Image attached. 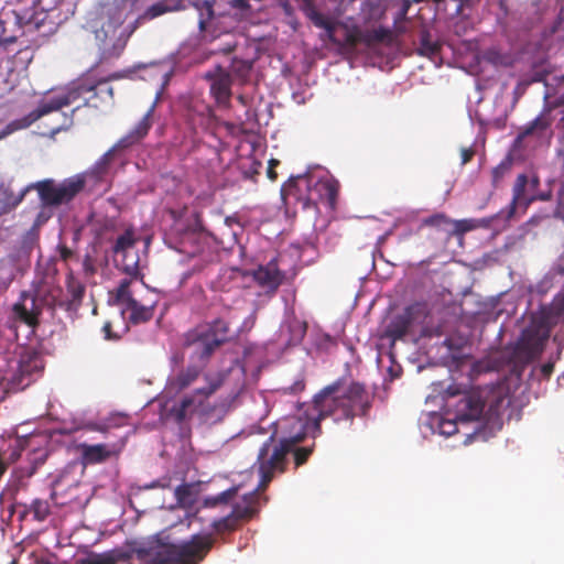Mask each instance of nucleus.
Here are the masks:
<instances>
[{
    "mask_svg": "<svg viewBox=\"0 0 564 564\" xmlns=\"http://www.w3.org/2000/svg\"><path fill=\"white\" fill-rule=\"evenodd\" d=\"M371 406L372 398L364 383L339 378L316 393L302 414L284 420L281 441L293 449L307 435L319 436L324 419L351 426L355 417L368 416Z\"/></svg>",
    "mask_w": 564,
    "mask_h": 564,
    "instance_id": "obj_1",
    "label": "nucleus"
},
{
    "mask_svg": "<svg viewBox=\"0 0 564 564\" xmlns=\"http://www.w3.org/2000/svg\"><path fill=\"white\" fill-rule=\"evenodd\" d=\"M215 541L212 533L194 534L182 543H167L156 539L131 551L113 549L104 553L91 552L75 564H199L212 551Z\"/></svg>",
    "mask_w": 564,
    "mask_h": 564,
    "instance_id": "obj_2",
    "label": "nucleus"
},
{
    "mask_svg": "<svg viewBox=\"0 0 564 564\" xmlns=\"http://www.w3.org/2000/svg\"><path fill=\"white\" fill-rule=\"evenodd\" d=\"M444 399L459 422H496L511 404L509 388L505 383L477 387L468 391H460L457 386L451 384L444 391Z\"/></svg>",
    "mask_w": 564,
    "mask_h": 564,
    "instance_id": "obj_3",
    "label": "nucleus"
},
{
    "mask_svg": "<svg viewBox=\"0 0 564 564\" xmlns=\"http://www.w3.org/2000/svg\"><path fill=\"white\" fill-rule=\"evenodd\" d=\"M83 99L84 106L98 108L100 104H107L113 99V88L108 79L94 80L84 78L74 83L65 93L54 95L42 100L37 108L24 116L23 118L11 121L0 132V139L8 134L25 129L40 118L61 110L63 107L70 106L77 100Z\"/></svg>",
    "mask_w": 564,
    "mask_h": 564,
    "instance_id": "obj_4",
    "label": "nucleus"
},
{
    "mask_svg": "<svg viewBox=\"0 0 564 564\" xmlns=\"http://www.w3.org/2000/svg\"><path fill=\"white\" fill-rule=\"evenodd\" d=\"M282 195L294 199L301 205L302 210H318V205L324 204L334 209L338 196L337 184L329 180H318L310 175H297L291 177L289 183L282 187Z\"/></svg>",
    "mask_w": 564,
    "mask_h": 564,
    "instance_id": "obj_5",
    "label": "nucleus"
},
{
    "mask_svg": "<svg viewBox=\"0 0 564 564\" xmlns=\"http://www.w3.org/2000/svg\"><path fill=\"white\" fill-rule=\"evenodd\" d=\"M231 338L230 321L225 317H217L210 322L198 324L186 332L183 345L194 347L193 357L206 365L216 349L230 341Z\"/></svg>",
    "mask_w": 564,
    "mask_h": 564,
    "instance_id": "obj_6",
    "label": "nucleus"
},
{
    "mask_svg": "<svg viewBox=\"0 0 564 564\" xmlns=\"http://www.w3.org/2000/svg\"><path fill=\"white\" fill-rule=\"evenodd\" d=\"M58 0H17L12 10L17 23L26 31H41L44 34L55 31L56 17L51 13L56 9Z\"/></svg>",
    "mask_w": 564,
    "mask_h": 564,
    "instance_id": "obj_7",
    "label": "nucleus"
},
{
    "mask_svg": "<svg viewBox=\"0 0 564 564\" xmlns=\"http://www.w3.org/2000/svg\"><path fill=\"white\" fill-rule=\"evenodd\" d=\"M85 187V178L75 175L56 183L46 178L29 184L30 191L35 189L44 206H59L72 202Z\"/></svg>",
    "mask_w": 564,
    "mask_h": 564,
    "instance_id": "obj_8",
    "label": "nucleus"
},
{
    "mask_svg": "<svg viewBox=\"0 0 564 564\" xmlns=\"http://www.w3.org/2000/svg\"><path fill=\"white\" fill-rule=\"evenodd\" d=\"M552 327L534 317L527 326L517 343L516 354L524 361L530 362L539 358L550 338Z\"/></svg>",
    "mask_w": 564,
    "mask_h": 564,
    "instance_id": "obj_9",
    "label": "nucleus"
},
{
    "mask_svg": "<svg viewBox=\"0 0 564 564\" xmlns=\"http://www.w3.org/2000/svg\"><path fill=\"white\" fill-rule=\"evenodd\" d=\"M272 441L273 435L263 443L258 454L257 463L259 465L262 486H267L272 480L275 471L283 473L285 470L286 456L292 451V448L281 440L271 451Z\"/></svg>",
    "mask_w": 564,
    "mask_h": 564,
    "instance_id": "obj_10",
    "label": "nucleus"
},
{
    "mask_svg": "<svg viewBox=\"0 0 564 564\" xmlns=\"http://www.w3.org/2000/svg\"><path fill=\"white\" fill-rule=\"evenodd\" d=\"M131 282V279H122L117 289L111 294L115 296L116 303L123 305L124 311L130 313V323L134 325L147 323L151 321L154 315L155 304H142L137 301L130 291Z\"/></svg>",
    "mask_w": 564,
    "mask_h": 564,
    "instance_id": "obj_11",
    "label": "nucleus"
},
{
    "mask_svg": "<svg viewBox=\"0 0 564 564\" xmlns=\"http://www.w3.org/2000/svg\"><path fill=\"white\" fill-rule=\"evenodd\" d=\"M422 227H430L442 235L444 242H448L453 237L462 238L466 232L479 227L476 219L453 220L443 213H436L422 220Z\"/></svg>",
    "mask_w": 564,
    "mask_h": 564,
    "instance_id": "obj_12",
    "label": "nucleus"
},
{
    "mask_svg": "<svg viewBox=\"0 0 564 564\" xmlns=\"http://www.w3.org/2000/svg\"><path fill=\"white\" fill-rule=\"evenodd\" d=\"M43 369L44 364L41 355L34 350H25L20 355L11 381L18 387L25 388L34 380L33 377L40 375Z\"/></svg>",
    "mask_w": 564,
    "mask_h": 564,
    "instance_id": "obj_13",
    "label": "nucleus"
},
{
    "mask_svg": "<svg viewBox=\"0 0 564 564\" xmlns=\"http://www.w3.org/2000/svg\"><path fill=\"white\" fill-rule=\"evenodd\" d=\"M552 123L553 117L551 115V107H544L536 118L519 129L514 140L516 145L522 144L528 138H534L536 140L544 138L550 139L552 135Z\"/></svg>",
    "mask_w": 564,
    "mask_h": 564,
    "instance_id": "obj_14",
    "label": "nucleus"
},
{
    "mask_svg": "<svg viewBox=\"0 0 564 564\" xmlns=\"http://www.w3.org/2000/svg\"><path fill=\"white\" fill-rule=\"evenodd\" d=\"M205 78L210 80V93L216 102L223 107H229L231 97V76L220 65L206 73Z\"/></svg>",
    "mask_w": 564,
    "mask_h": 564,
    "instance_id": "obj_15",
    "label": "nucleus"
},
{
    "mask_svg": "<svg viewBox=\"0 0 564 564\" xmlns=\"http://www.w3.org/2000/svg\"><path fill=\"white\" fill-rule=\"evenodd\" d=\"M104 13L106 17H97L90 22L96 40L101 43H105L108 37L115 35L117 29L124 21V17L118 7L107 8Z\"/></svg>",
    "mask_w": 564,
    "mask_h": 564,
    "instance_id": "obj_16",
    "label": "nucleus"
},
{
    "mask_svg": "<svg viewBox=\"0 0 564 564\" xmlns=\"http://www.w3.org/2000/svg\"><path fill=\"white\" fill-rule=\"evenodd\" d=\"M258 285L268 293H275L285 279L283 271L279 269L278 259H271L267 264L259 265L252 273Z\"/></svg>",
    "mask_w": 564,
    "mask_h": 564,
    "instance_id": "obj_17",
    "label": "nucleus"
},
{
    "mask_svg": "<svg viewBox=\"0 0 564 564\" xmlns=\"http://www.w3.org/2000/svg\"><path fill=\"white\" fill-rule=\"evenodd\" d=\"M12 312L14 317L30 327L39 324L40 307L36 304V296L24 291L20 295V300L13 305Z\"/></svg>",
    "mask_w": 564,
    "mask_h": 564,
    "instance_id": "obj_18",
    "label": "nucleus"
},
{
    "mask_svg": "<svg viewBox=\"0 0 564 564\" xmlns=\"http://www.w3.org/2000/svg\"><path fill=\"white\" fill-rule=\"evenodd\" d=\"M78 449L80 451L83 463L86 465L106 462L118 454V449L115 446L106 444H79Z\"/></svg>",
    "mask_w": 564,
    "mask_h": 564,
    "instance_id": "obj_19",
    "label": "nucleus"
},
{
    "mask_svg": "<svg viewBox=\"0 0 564 564\" xmlns=\"http://www.w3.org/2000/svg\"><path fill=\"white\" fill-rule=\"evenodd\" d=\"M416 310L417 306H409L402 314L394 316L387 327L388 337L392 340L403 339L409 333Z\"/></svg>",
    "mask_w": 564,
    "mask_h": 564,
    "instance_id": "obj_20",
    "label": "nucleus"
},
{
    "mask_svg": "<svg viewBox=\"0 0 564 564\" xmlns=\"http://www.w3.org/2000/svg\"><path fill=\"white\" fill-rule=\"evenodd\" d=\"M529 178L525 174H519L512 188V199L508 206L507 218L510 219L514 216L518 206H523L525 209L533 200L534 197L527 195V186Z\"/></svg>",
    "mask_w": 564,
    "mask_h": 564,
    "instance_id": "obj_21",
    "label": "nucleus"
},
{
    "mask_svg": "<svg viewBox=\"0 0 564 564\" xmlns=\"http://www.w3.org/2000/svg\"><path fill=\"white\" fill-rule=\"evenodd\" d=\"M199 365H191L182 370L175 377L171 378L167 382V390L172 393H180L188 388L199 377L202 369L206 366L198 361Z\"/></svg>",
    "mask_w": 564,
    "mask_h": 564,
    "instance_id": "obj_22",
    "label": "nucleus"
},
{
    "mask_svg": "<svg viewBox=\"0 0 564 564\" xmlns=\"http://www.w3.org/2000/svg\"><path fill=\"white\" fill-rule=\"evenodd\" d=\"M151 112L152 110H149L133 129L119 139L115 144V148L122 150L140 142L149 133L152 127Z\"/></svg>",
    "mask_w": 564,
    "mask_h": 564,
    "instance_id": "obj_23",
    "label": "nucleus"
},
{
    "mask_svg": "<svg viewBox=\"0 0 564 564\" xmlns=\"http://www.w3.org/2000/svg\"><path fill=\"white\" fill-rule=\"evenodd\" d=\"M563 315L564 291L557 293L547 306H543L538 317L553 328Z\"/></svg>",
    "mask_w": 564,
    "mask_h": 564,
    "instance_id": "obj_24",
    "label": "nucleus"
},
{
    "mask_svg": "<svg viewBox=\"0 0 564 564\" xmlns=\"http://www.w3.org/2000/svg\"><path fill=\"white\" fill-rule=\"evenodd\" d=\"M118 150V148H115V145L108 150L105 154L100 156V159L93 165V167L82 175L85 178V183L87 180H94L95 182L101 181L105 178V176L108 174L110 164L115 154V151Z\"/></svg>",
    "mask_w": 564,
    "mask_h": 564,
    "instance_id": "obj_25",
    "label": "nucleus"
},
{
    "mask_svg": "<svg viewBox=\"0 0 564 564\" xmlns=\"http://www.w3.org/2000/svg\"><path fill=\"white\" fill-rule=\"evenodd\" d=\"M29 192V185L18 194L9 187L0 186V216L13 210L24 199Z\"/></svg>",
    "mask_w": 564,
    "mask_h": 564,
    "instance_id": "obj_26",
    "label": "nucleus"
},
{
    "mask_svg": "<svg viewBox=\"0 0 564 564\" xmlns=\"http://www.w3.org/2000/svg\"><path fill=\"white\" fill-rule=\"evenodd\" d=\"M192 7L198 12V29L205 32L209 22L214 19V4L215 0H194L191 2Z\"/></svg>",
    "mask_w": 564,
    "mask_h": 564,
    "instance_id": "obj_27",
    "label": "nucleus"
},
{
    "mask_svg": "<svg viewBox=\"0 0 564 564\" xmlns=\"http://www.w3.org/2000/svg\"><path fill=\"white\" fill-rule=\"evenodd\" d=\"M306 14L315 26L324 29L327 32V36L330 42L339 45V42L336 40V37L334 35V32H335V23L334 22H332L328 18H326L324 14H322L314 8H311Z\"/></svg>",
    "mask_w": 564,
    "mask_h": 564,
    "instance_id": "obj_28",
    "label": "nucleus"
},
{
    "mask_svg": "<svg viewBox=\"0 0 564 564\" xmlns=\"http://www.w3.org/2000/svg\"><path fill=\"white\" fill-rule=\"evenodd\" d=\"M365 44L367 46H372L378 43L391 44L394 40L392 31L384 26L365 31Z\"/></svg>",
    "mask_w": 564,
    "mask_h": 564,
    "instance_id": "obj_29",
    "label": "nucleus"
},
{
    "mask_svg": "<svg viewBox=\"0 0 564 564\" xmlns=\"http://www.w3.org/2000/svg\"><path fill=\"white\" fill-rule=\"evenodd\" d=\"M485 58L488 63L497 67H511L514 64L513 55L501 52L497 48H490L486 52Z\"/></svg>",
    "mask_w": 564,
    "mask_h": 564,
    "instance_id": "obj_30",
    "label": "nucleus"
},
{
    "mask_svg": "<svg viewBox=\"0 0 564 564\" xmlns=\"http://www.w3.org/2000/svg\"><path fill=\"white\" fill-rule=\"evenodd\" d=\"M194 408H195L194 397L185 395L181 400L178 405L173 406L171 412L177 422H183L187 417L188 413L193 412Z\"/></svg>",
    "mask_w": 564,
    "mask_h": 564,
    "instance_id": "obj_31",
    "label": "nucleus"
},
{
    "mask_svg": "<svg viewBox=\"0 0 564 564\" xmlns=\"http://www.w3.org/2000/svg\"><path fill=\"white\" fill-rule=\"evenodd\" d=\"M135 242L137 239L134 237V231L133 229L129 228L117 238L112 247V251L115 254L123 253L127 250L133 248Z\"/></svg>",
    "mask_w": 564,
    "mask_h": 564,
    "instance_id": "obj_32",
    "label": "nucleus"
},
{
    "mask_svg": "<svg viewBox=\"0 0 564 564\" xmlns=\"http://www.w3.org/2000/svg\"><path fill=\"white\" fill-rule=\"evenodd\" d=\"M230 69L241 82H247L252 69V62L235 57L231 62Z\"/></svg>",
    "mask_w": 564,
    "mask_h": 564,
    "instance_id": "obj_33",
    "label": "nucleus"
},
{
    "mask_svg": "<svg viewBox=\"0 0 564 564\" xmlns=\"http://www.w3.org/2000/svg\"><path fill=\"white\" fill-rule=\"evenodd\" d=\"M441 45L437 42L431 40V35L427 32H423L421 35V42L419 53L423 56L433 57L438 54Z\"/></svg>",
    "mask_w": 564,
    "mask_h": 564,
    "instance_id": "obj_34",
    "label": "nucleus"
},
{
    "mask_svg": "<svg viewBox=\"0 0 564 564\" xmlns=\"http://www.w3.org/2000/svg\"><path fill=\"white\" fill-rule=\"evenodd\" d=\"M346 33L343 42V46L347 48H355L358 44L364 43L365 44V32H362L357 26L354 28H345Z\"/></svg>",
    "mask_w": 564,
    "mask_h": 564,
    "instance_id": "obj_35",
    "label": "nucleus"
},
{
    "mask_svg": "<svg viewBox=\"0 0 564 564\" xmlns=\"http://www.w3.org/2000/svg\"><path fill=\"white\" fill-rule=\"evenodd\" d=\"M25 512L32 513L37 521H43L50 514L48 502L42 499H34Z\"/></svg>",
    "mask_w": 564,
    "mask_h": 564,
    "instance_id": "obj_36",
    "label": "nucleus"
},
{
    "mask_svg": "<svg viewBox=\"0 0 564 564\" xmlns=\"http://www.w3.org/2000/svg\"><path fill=\"white\" fill-rule=\"evenodd\" d=\"M239 522L229 513L227 517L215 520L213 528L218 533L235 531L239 527Z\"/></svg>",
    "mask_w": 564,
    "mask_h": 564,
    "instance_id": "obj_37",
    "label": "nucleus"
},
{
    "mask_svg": "<svg viewBox=\"0 0 564 564\" xmlns=\"http://www.w3.org/2000/svg\"><path fill=\"white\" fill-rule=\"evenodd\" d=\"M174 496L177 503L182 507H187L193 503L192 487L188 484L177 486L174 490Z\"/></svg>",
    "mask_w": 564,
    "mask_h": 564,
    "instance_id": "obj_38",
    "label": "nucleus"
},
{
    "mask_svg": "<svg viewBox=\"0 0 564 564\" xmlns=\"http://www.w3.org/2000/svg\"><path fill=\"white\" fill-rule=\"evenodd\" d=\"M256 509L250 505H235L230 514L240 523L253 517Z\"/></svg>",
    "mask_w": 564,
    "mask_h": 564,
    "instance_id": "obj_39",
    "label": "nucleus"
},
{
    "mask_svg": "<svg viewBox=\"0 0 564 564\" xmlns=\"http://www.w3.org/2000/svg\"><path fill=\"white\" fill-rule=\"evenodd\" d=\"M237 492L236 488L227 489L215 497H208L205 499L206 507H216L220 503H227Z\"/></svg>",
    "mask_w": 564,
    "mask_h": 564,
    "instance_id": "obj_40",
    "label": "nucleus"
},
{
    "mask_svg": "<svg viewBox=\"0 0 564 564\" xmlns=\"http://www.w3.org/2000/svg\"><path fill=\"white\" fill-rule=\"evenodd\" d=\"M510 171V164L501 162L491 171V184L495 188L499 187L506 174Z\"/></svg>",
    "mask_w": 564,
    "mask_h": 564,
    "instance_id": "obj_41",
    "label": "nucleus"
},
{
    "mask_svg": "<svg viewBox=\"0 0 564 564\" xmlns=\"http://www.w3.org/2000/svg\"><path fill=\"white\" fill-rule=\"evenodd\" d=\"M314 449V445L310 447H293L291 453L294 455V463L296 467L302 466L305 464L308 459V457L312 455Z\"/></svg>",
    "mask_w": 564,
    "mask_h": 564,
    "instance_id": "obj_42",
    "label": "nucleus"
},
{
    "mask_svg": "<svg viewBox=\"0 0 564 564\" xmlns=\"http://www.w3.org/2000/svg\"><path fill=\"white\" fill-rule=\"evenodd\" d=\"M169 11V8L163 2H158L152 6H150L145 12L143 13V18H147L148 20H152L154 18H158Z\"/></svg>",
    "mask_w": 564,
    "mask_h": 564,
    "instance_id": "obj_43",
    "label": "nucleus"
},
{
    "mask_svg": "<svg viewBox=\"0 0 564 564\" xmlns=\"http://www.w3.org/2000/svg\"><path fill=\"white\" fill-rule=\"evenodd\" d=\"M78 108L79 107L74 108L69 115L65 112L62 113L61 122L52 129V133L55 134L63 130H67L73 124V116Z\"/></svg>",
    "mask_w": 564,
    "mask_h": 564,
    "instance_id": "obj_44",
    "label": "nucleus"
},
{
    "mask_svg": "<svg viewBox=\"0 0 564 564\" xmlns=\"http://www.w3.org/2000/svg\"><path fill=\"white\" fill-rule=\"evenodd\" d=\"M382 13L383 9L378 2L368 1L362 7V14L365 17H380Z\"/></svg>",
    "mask_w": 564,
    "mask_h": 564,
    "instance_id": "obj_45",
    "label": "nucleus"
},
{
    "mask_svg": "<svg viewBox=\"0 0 564 564\" xmlns=\"http://www.w3.org/2000/svg\"><path fill=\"white\" fill-rule=\"evenodd\" d=\"M456 421L457 420H455V419L454 420H443L440 423V433L443 435H447V436L455 434L457 432Z\"/></svg>",
    "mask_w": 564,
    "mask_h": 564,
    "instance_id": "obj_46",
    "label": "nucleus"
},
{
    "mask_svg": "<svg viewBox=\"0 0 564 564\" xmlns=\"http://www.w3.org/2000/svg\"><path fill=\"white\" fill-rule=\"evenodd\" d=\"M23 451H24V443L20 440H17L14 442V445L11 448V453H10L8 459L6 460L8 463V465L17 462L20 458Z\"/></svg>",
    "mask_w": 564,
    "mask_h": 564,
    "instance_id": "obj_47",
    "label": "nucleus"
},
{
    "mask_svg": "<svg viewBox=\"0 0 564 564\" xmlns=\"http://www.w3.org/2000/svg\"><path fill=\"white\" fill-rule=\"evenodd\" d=\"M220 384H221L220 380H215V381L209 382V384L207 387L197 389L195 392L197 394L203 395L204 398H208L220 387Z\"/></svg>",
    "mask_w": 564,
    "mask_h": 564,
    "instance_id": "obj_48",
    "label": "nucleus"
},
{
    "mask_svg": "<svg viewBox=\"0 0 564 564\" xmlns=\"http://www.w3.org/2000/svg\"><path fill=\"white\" fill-rule=\"evenodd\" d=\"M555 216L564 219V185L557 194V205L555 208Z\"/></svg>",
    "mask_w": 564,
    "mask_h": 564,
    "instance_id": "obj_49",
    "label": "nucleus"
},
{
    "mask_svg": "<svg viewBox=\"0 0 564 564\" xmlns=\"http://www.w3.org/2000/svg\"><path fill=\"white\" fill-rule=\"evenodd\" d=\"M292 332H294V337L297 340H301L306 334V323L295 322L292 326Z\"/></svg>",
    "mask_w": 564,
    "mask_h": 564,
    "instance_id": "obj_50",
    "label": "nucleus"
},
{
    "mask_svg": "<svg viewBox=\"0 0 564 564\" xmlns=\"http://www.w3.org/2000/svg\"><path fill=\"white\" fill-rule=\"evenodd\" d=\"M69 291L72 293V299L74 302H80L84 295V288L80 284H70Z\"/></svg>",
    "mask_w": 564,
    "mask_h": 564,
    "instance_id": "obj_51",
    "label": "nucleus"
},
{
    "mask_svg": "<svg viewBox=\"0 0 564 564\" xmlns=\"http://www.w3.org/2000/svg\"><path fill=\"white\" fill-rule=\"evenodd\" d=\"M442 334H443L442 326H436V327L426 326L422 329L423 337H429V338L440 337Z\"/></svg>",
    "mask_w": 564,
    "mask_h": 564,
    "instance_id": "obj_52",
    "label": "nucleus"
},
{
    "mask_svg": "<svg viewBox=\"0 0 564 564\" xmlns=\"http://www.w3.org/2000/svg\"><path fill=\"white\" fill-rule=\"evenodd\" d=\"M547 75H549V72L545 69L535 70V72H533L530 80L528 83H525V85H529L530 83L544 82L546 79Z\"/></svg>",
    "mask_w": 564,
    "mask_h": 564,
    "instance_id": "obj_53",
    "label": "nucleus"
},
{
    "mask_svg": "<svg viewBox=\"0 0 564 564\" xmlns=\"http://www.w3.org/2000/svg\"><path fill=\"white\" fill-rule=\"evenodd\" d=\"M279 164H280V162L275 159H271L269 161L267 174H268V177L272 181L276 180V177H278V174L275 172V166H278Z\"/></svg>",
    "mask_w": 564,
    "mask_h": 564,
    "instance_id": "obj_54",
    "label": "nucleus"
},
{
    "mask_svg": "<svg viewBox=\"0 0 564 564\" xmlns=\"http://www.w3.org/2000/svg\"><path fill=\"white\" fill-rule=\"evenodd\" d=\"M102 333L107 340L118 339L119 337L112 333V324L110 322H106L102 326Z\"/></svg>",
    "mask_w": 564,
    "mask_h": 564,
    "instance_id": "obj_55",
    "label": "nucleus"
},
{
    "mask_svg": "<svg viewBox=\"0 0 564 564\" xmlns=\"http://www.w3.org/2000/svg\"><path fill=\"white\" fill-rule=\"evenodd\" d=\"M58 253L63 261H68L74 256L73 250L65 245L58 247Z\"/></svg>",
    "mask_w": 564,
    "mask_h": 564,
    "instance_id": "obj_56",
    "label": "nucleus"
},
{
    "mask_svg": "<svg viewBox=\"0 0 564 564\" xmlns=\"http://www.w3.org/2000/svg\"><path fill=\"white\" fill-rule=\"evenodd\" d=\"M540 370H541L542 376L545 379H549L554 371V362L547 361V362L543 364L541 366Z\"/></svg>",
    "mask_w": 564,
    "mask_h": 564,
    "instance_id": "obj_57",
    "label": "nucleus"
},
{
    "mask_svg": "<svg viewBox=\"0 0 564 564\" xmlns=\"http://www.w3.org/2000/svg\"><path fill=\"white\" fill-rule=\"evenodd\" d=\"M61 292H62V290H61L59 288L53 289V290L51 291V293H52V300H51V301H48V300H47V304H50L51 306H54V307H55V306H63V304H64V303H63V301H61V300H58V299H57V295H58Z\"/></svg>",
    "mask_w": 564,
    "mask_h": 564,
    "instance_id": "obj_58",
    "label": "nucleus"
},
{
    "mask_svg": "<svg viewBox=\"0 0 564 564\" xmlns=\"http://www.w3.org/2000/svg\"><path fill=\"white\" fill-rule=\"evenodd\" d=\"M553 271L555 274L564 275V254L556 260Z\"/></svg>",
    "mask_w": 564,
    "mask_h": 564,
    "instance_id": "obj_59",
    "label": "nucleus"
},
{
    "mask_svg": "<svg viewBox=\"0 0 564 564\" xmlns=\"http://www.w3.org/2000/svg\"><path fill=\"white\" fill-rule=\"evenodd\" d=\"M229 3L232 8L239 10H248L250 8L248 0H231Z\"/></svg>",
    "mask_w": 564,
    "mask_h": 564,
    "instance_id": "obj_60",
    "label": "nucleus"
},
{
    "mask_svg": "<svg viewBox=\"0 0 564 564\" xmlns=\"http://www.w3.org/2000/svg\"><path fill=\"white\" fill-rule=\"evenodd\" d=\"M546 107H551V111L553 109H560L561 119L564 120V99H558L552 105H547Z\"/></svg>",
    "mask_w": 564,
    "mask_h": 564,
    "instance_id": "obj_61",
    "label": "nucleus"
},
{
    "mask_svg": "<svg viewBox=\"0 0 564 564\" xmlns=\"http://www.w3.org/2000/svg\"><path fill=\"white\" fill-rule=\"evenodd\" d=\"M474 156V151L471 149H463L462 150V164L468 163Z\"/></svg>",
    "mask_w": 564,
    "mask_h": 564,
    "instance_id": "obj_62",
    "label": "nucleus"
},
{
    "mask_svg": "<svg viewBox=\"0 0 564 564\" xmlns=\"http://www.w3.org/2000/svg\"><path fill=\"white\" fill-rule=\"evenodd\" d=\"M17 41V37L14 35H7L4 31L0 33V42L4 45L12 44Z\"/></svg>",
    "mask_w": 564,
    "mask_h": 564,
    "instance_id": "obj_63",
    "label": "nucleus"
},
{
    "mask_svg": "<svg viewBox=\"0 0 564 564\" xmlns=\"http://www.w3.org/2000/svg\"><path fill=\"white\" fill-rule=\"evenodd\" d=\"M145 20L147 18H143V14H141L139 18H137L130 25V34L133 33Z\"/></svg>",
    "mask_w": 564,
    "mask_h": 564,
    "instance_id": "obj_64",
    "label": "nucleus"
}]
</instances>
